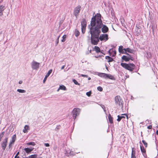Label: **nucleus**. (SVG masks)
<instances>
[{
    "label": "nucleus",
    "instance_id": "18",
    "mask_svg": "<svg viewBox=\"0 0 158 158\" xmlns=\"http://www.w3.org/2000/svg\"><path fill=\"white\" fill-rule=\"evenodd\" d=\"M16 135H14L12 137L11 139L10 142V143L13 144L16 139Z\"/></svg>",
    "mask_w": 158,
    "mask_h": 158
},
{
    "label": "nucleus",
    "instance_id": "32",
    "mask_svg": "<svg viewBox=\"0 0 158 158\" xmlns=\"http://www.w3.org/2000/svg\"><path fill=\"white\" fill-rule=\"evenodd\" d=\"M27 144L29 145H32V146H35V143L34 142H31L28 143Z\"/></svg>",
    "mask_w": 158,
    "mask_h": 158
},
{
    "label": "nucleus",
    "instance_id": "17",
    "mask_svg": "<svg viewBox=\"0 0 158 158\" xmlns=\"http://www.w3.org/2000/svg\"><path fill=\"white\" fill-rule=\"evenodd\" d=\"M125 50V48H124L123 46H120L119 47L118 52L119 53L123 54Z\"/></svg>",
    "mask_w": 158,
    "mask_h": 158
},
{
    "label": "nucleus",
    "instance_id": "24",
    "mask_svg": "<svg viewBox=\"0 0 158 158\" xmlns=\"http://www.w3.org/2000/svg\"><path fill=\"white\" fill-rule=\"evenodd\" d=\"M108 119L110 123H113V118L111 117L110 114H109L108 115Z\"/></svg>",
    "mask_w": 158,
    "mask_h": 158
},
{
    "label": "nucleus",
    "instance_id": "3",
    "mask_svg": "<svg viewBox=\"0 0 158 158\" xmlns=\"http://www.w3.org/2000/svg\"><path fill=\"white\" fill-rule=\"evenodd\" d=\"M120 65L124 68L131 72L132 71L135 67V65L133 63L127 64L126 63H121Z\"/></svg>",
    "mask_w": 158,
    "mask_h": 158
},
{
    "label": "nucleus",
    "instance_id": "8",
    "mask_svg": "<svg viewBox=\"0 0 158 158\" xmlns=\"http://www.w3.org/2000/svg\"><path fill=\"white\" fill-rule=\"evenodd\" d=\"M81 8V6L80 5H78L74 9L73 14L76 17H77L78 15L79 14L80 12Z\"/></svg>",
    "mask_w": 158,
    "mask_h": 158
},
{
    "label": "nucleus",
    "instance_id": "50",
    "mask_svg": "<svg viewBox=\"0 0 158 158\" xmlns=\"http://www.w3.org/2000/svg\"><path fill=\"white\" fill-rule=\"evenodd\" d=\"M64 67H65L64 65H63V66L61 67V69H63L64 68Z\"/></svg>",
    "mask_w": 158,
    "mask_h": 158
},
{
    "label": "nucleus",
    "instance_id": "46",
    "mask_svg": "<svg viewBox=\"0 0 158 158\" xmlns=\"http://www.w3.org/2000/svg\"><path fill=\"white\" fill-rule=\"evenodd\" d=\"M148 129H151L152 128V126L151 125H150L148 127Z\"/></svg>",
    "mask_w": 158,
    "mask_h": 158
},
{
    "label": "nucleus",
    "instance_id": "13",
    "mask_svg": "<svg viewBox=\"0 0 158 158\" xmlns=\"http://www.w3.org/2000/svg\"><path fill=\"white\" fill-rule=\"evenodd\" d=\"M105 78H108L112 80H114L115 78L114 77L110 74L106 73L105 74Z\"/></svg>",
    "mask_w": 158,
    "mask_h": 158
},
{
    "label": "nucleus",
    "instance_id": "56",
    "mask_svg": "<svg viewBox=\"0 0 158 158\" xmlns=\"http://www.w3.org/2000/svg\"><path fill=\"white\" fill-rule=\"evenodd\" d=\"M90 79H91V78H90V77H89V78H88V80H90Z\"/></svg>",
    "mask_w": 158,
    "mask_h": 158
},
{
    "label": "nucleus",
    "instance_id": "38",
    "mask_svg": "<svg viewBox=\"0 0 158 158\" xmlns=\"http://www.w3.org/2000/svg\"><path fill=\"white\" fill-rule=\"evenodd\" d=\"M101 107L103 109L104 111L106 112V108H105V107L104 106V105H101Z\"/></svg>",
    "mask_w": 158,
    "mask_h": 158
},
{
    "label": "nucleus",
    "instance_id": "12",
    "mask_svg": "<svg viewBox=\"0 0 158 158\" xmlns=\"http://www.w3.org/2000/svg\"><path fill=\"white\" fill-rule=\"evenodd\" d=\"M108 52L110 55L112 57L115 56L116 55V51L115 50H113L112 48L110 49L109 50Z\"/></svg>",
    "mask_w": 158,
    "mask_h": 158
},
{
    "label": "nucleus",
    "instance_id": "20",
    "mask_svg": "<svg viewBox=\"0 0 158 158\" xmlns=\"http://www.w3.org/2000/svg\"><path fill=\"white\" fill-rule=\"evenodd\" d=\"M52 70L50 69V70L48 72V73L46 74L45 77L44 79L43 82H44L46 80L47 78L49 76L50 74L52 73Z\"/></svg>",
    "mask_w": 158,
    "mask_h": 158
},
{
    "label": "nucleus",
    "instance_id": "52",
    "mask_svg": "<svg viewBox=\"0 0 158 158\" xmlns=\"http://www.w3.org/2000/svg\"><path fill=\"white\" fill-rule=\"evenodd\" d=\"M19 154V152H18L16 154V156H18V155Z\"/></svg>",
    "mask_w": 158,
    "mask_h": 158
},
{
    "label": "nucleus",
    "instance_id": "58",
    "mask_svg": "<svg viewBox=\"0 0 158 158\" xmlns=\"http://www.w3.org/2000/svg\"><path fill=\"white\" fill-rule=\"evenodd\" d=\"M123 115H125V116H126L127 117V115H126V114H123Z\"/></svg>",
    "mask_w": 158,
    "mask_h": 158
},
{
    "label": "nucleus",
    "instance_id": "54",
    "mask_svg": "<svg viewBox=\"0 0 158 158\" xmlns=\"http://www.w3.org/2000/svg\"><path fill=\"white\" fill-rule=\"evenodd\" d=\"M16 157H17V158H19V156H16V155L15 156V158H16Z\"/></svg>",
    "mask_w": 158,
    "mask_h": 158
},
{
    "label": "nucleus",
    "instance_id": "26",
    "mask_svg": "<svg viewBox=\"0 0 158 158\" xmlns=\"http://www.w3.org/2000/svg\"><path fill=\"white\" fill-rule=\"evenodd\" d=\"M125 51L131 53H133L134 52L133 50L132 49H131L129 48H125Z\"/></svg>",
    "mask_w": 158,
    "mask_h": 158
},
{
    "label": "nucleus",
    "instance_id": "1",
    "mask_svg": "<svg viewBox=\"0 0 158 158\" xmlns=\"http://www.w3.org/2000/svg\"><path fill=\"white\" fill-rule=\"evenodd\" d=\"M101 16L100 14L97 13L92 18L90 22L91 27L95 31L98 30L99 35L101 30L103 33H106L109 31L108 27L103 24Z\"/></svg>",
    "mask_w": 158,
    "mask_h": 158
},
{
    "label": "nucleus",
    "instance_id": "55",
    "mask_svg": "<svg viewBox=\"0 0 158 158\" xmlns=\"http://www.w3.org/2000/svg\"><path fill=\"white\" fill-rule=\"evenodd\" d=\"M60 89H59V88L57 90V92H58L60 90Z\"/></svg>",
    "mask_w": 158,
    "mask_h": 158
},
{
    "label": "nucleus",
    "instance_id": "36",
    "mask_svg": "<svg viewBox=\"0 0 158 158\" xmlns=\"http://www.w3.org/2000/svg\"><path fill=\"white\" fill-rule=\"evenodd\" d=\"M73 82L76 85H79V84L78 83L77 81L75 79L73 80Z\"/></svg>",
    "mask_w": 158,
    "mask_h": 158
},
{
    "label": "nucleus",
    "instance_id": "35",
    "mask_svg": "<svg viewBox=\"0 0 158 158\" xmlns=\"http://www.w3.org/2000/svg\"><path fill=\"white\" fill-rule=\"evenodd\" d=\"M97 89L100 91H102L103 89L101 87L98 86L97 87Z\"/></svg>",
    "mask_w": 158,
    "mask_h": 158
},
{
    "label": "nucleus",
    "instance_id": "10",
    "mask_svg": "<svg viewBox=\"0 0 158 158\" xmlns=\"http://www.w3.org/2000/svg\"><path fill=\"white\" fill-rule=\"evenodd\" d=\"M99 39L101 41H107L108 39V35L107 34H102L99 36Z\"/></svg>",
    "mask_w": 158,
    "mask_h": 158
},
{
    "label": "nucleus",
    "instance_id": "11",
    "mask_svg": "<svg viewBox=\"0 0 158 158\" xmlns=\"http://www.w3.org/2000/svg\"><path fill=\"white\" fill-rule=\"evenodd\" d=\"M122 59L126 61H127L130 60H133V58L131 55L128 56L124 55L122 56Z\"/></svg>",
    "mask_w": 158,
    "mask_h": 158
},
{
    "label": "nucleus",
    "instance_id": "48",
    "mask_svg": "<svg viewBox=\"0 0 158 158\" xmlns=\"http://www.w3.org/2000/svg\"><path fill=\"white\" fill-rule=\"evenodd\" d=\"M147 54L148 55H150V56L151 55V53L150 52H148Z\"/></svg>",
    "mask_w": 158,
    "mask_h": 158
},
{
    "label": "nucleus",
    "instance_id": "33",
    "mask_svg": "<svg viewBox=\"0 0 158 158\" xmlns=\"http://www.w3.org/2000/svg\"><path fill=\"white\" fill-rule=\"evenodd\" d=\"M66 37V35H63L62 36V39L61 40L62 42H64L65 41V39Z\"/></svg>",
    "mask_w": 158,
    "mask_h": 158
},
{
    "label": "nucleus",
    "instance_id": "28",
    "mask_svg": "<svg viewBox=\"0 0 158 158\" xmlns=\"http://www.w3.org/2000/svg\"><path fill=\"white\" fill-rule=\"evenodd\" d=\"M118 118L117 119V120L119 122L123 118H125V117L124 116H120V115H118Z\"/></svg>",
    "mask_w": 158,
    "mask_h": 158
},
{
    "label": "nucleus",
    "instance_id": "7",
    "mask_svg": "<svg viewBox=\"0 0 158 158\" xmlns=\"http://www.w3.org/2000/svg\"><path fill=\"white\" fill-rule=\"evenodd\" d=\"M40 63L33 61L31 64V68L34 70H37L39 67Z\"/></svg>",
    "mask_w": 158,
    "mask_h": 158
},
{
    "label": "nucleus",
    "instance_id": "31",
    "mask_svg": "<svg viewBox=\"0 0 158 158\" xmlns=\"http://www.w3.org/2000/svg\"><path fill=\"white\" fill-rule=\"evenodd\" d=\"M37 155L34 154L29 156L28 157L29 158H37Z\"/></svg>",
    "mask_w": 158,
    "mask_h": 158
},
{
    "label": "nucleus",
    "instance_id": "16",
    "mask_svg": "<svg viewBox=\"0 0 158 158\" xmlns=\"http://www.w3.org/2000/svg\"><path fill=\"white\" fill-rule=\"evenodd\" d=\"M34 148L32 147H31L30 148H25L24 149V150L27 153H29L31 152V151H32L34 149Z\"/></svg>",
    "mask_w": 158,
    "mask_h": 158
},
{
    "label": "nucleus",
    "instance_id": "30",
    "mask_svg": "<svg viewBox=\"0 0 158 158\" xmlns=\"http://www.w3.org/2000/svg\"><path fill=\"white\" fill-rule=\"evenodd\" d=\"M75 35L76 37H77L79 35L80 32L77 29H76L75 31Z\"/></svg>",
    "mask_w": 158,
    "mask_h": 158
},
{
    "label": "nucleus",
    "instance_id": "41",
    "mask_svg": "<svg viewBox=\"0 0 158 158\" xmlns=\"http://www.w3.org/2000/svg\"><path fill=\"white\" fill-rule=\"evenodd\" d=\"M81 76L82 77H88L87 75L82 74H81Z\"/></svg>",
    "mask_w": 158,
    "mask_h": 158
},
{
    "label": "nucleus",
    "instance_id": "22",
    "mask_svg": "<svg viewBox=\"0 0 158 158\" xmlns=\"http://www.w3.org/2000/svg\"><path fill=\"white\" fill-rule=\"evenodd\" d=\"M29 129V127L27 125H25L24 127V128L23 130V131L24 133H27V130Z\"/></svg>",
    "mask_w": 158,
    "mask_h": 158
},
{
    "label": "nucleus",
    "instance_id": "47",
    "mask_svg": "<svg viewBox=\"0 0 158 158\" xmlns=\"http://www.w3.org/2000/svg\"><path fill=\"white\" fill-rule=\"evenodd\" d=\"M23 83V81H20L19 82V84H21L22 83Z\"/></svg>",
    "mask_w": 158,
    "mask_h": 158
},
{
    "label": "nucleus",
    "instance_id": "15",
    "mask_svg": "<svg viewBox=\"0 0 158 158\" xmlns=\"http://www.w3.org/2000/svg\"><path fill=\"white\" fill-rule=\"evenodd\" d=\"M5 9V6L3 5L0 6V16H2L3 15V11Z\"/></svg>",
    "mask_w": 158,
    "mask_h": 158
},
{
    "label": "nucleus",
    "instance_id": "21",
    "mask_svg": "<svg viewBox=\"0 0 158 158\" xmlns=\"http://www.w3.org/2000/svg\"><path fill=\"white\" fill-rule=\"evenodd\" d=\"M134 149V148H132L131 154V158H136L135 156V151Z\"/></svg>",
    "mask_w": 158,
    "mask_h": 158
},
{
    "label": "nucleus",
    "instance_id": "23",
    "mask_svg": "<svg viewBox=\"0 0 158 158\" xmlns=\"http://www.w3.org/2000/svg\"><path fill=\"white\" fill-rule=\"evenodd\" d=\"M106 59H108V62H110L113 61L114 60L113 59L109 56H107L105 57Z\"/></svg>",
    "mask_w": 158,
    "mask_h": 158
},
{
    "label": "nucleus",
    "instance_id": "53",
    "mask_svg": "<svg viewBox=\"0 0 158 158\" xmlns=\"http://www.w3.org/2000/svg\"><path fill=\"white\" fill-rule=\"evenodd\" d=\"M156 134L157 135H158V130L156 131Z\"/></svg>",
    "mask_w": 158,
    "mask_h": 158
},
{
    "label": "nucleus",
    "instance_id": "19",
    "mask_svg": "<svg viewBox=\"0 0 158 158\" xmlns=\"http://www.w3.org/2000/svg\"><path fill=\"white\" fill-rule=\"evenodd\" d=\"M94 74L98 75L101 77H102L104 78H105V73L97 72Z\"/></svg>",
    "mask_w": 158,
    "mask_h": 158
},
{
    "label": "nucleus",
    "instance_id": "6",
    "mask_svg": "<svg viewBox=\"0 0 158 158\" xmlns=\"http://www.w3.org/2000/svg\"><path fill=\"white\" fill-rule=\"evenodd\" d=\"M80 111V110L78 108H74L73 110L72 113L73 114V118L75 119L76 117L78 116Z\"/></svg>",
    "mask_w": 158,
    "mask_h": 158
},
{
    "label": "nucleus",
    "instance_id": "9",
    "mask_svg": "<svg viewBox=\"0 0 158 158\" xmlns=\"http://www.w3.org/2000/svg\"><path fill=\"white\" fill-rule=\"evenodd\" d=\"M8 139V137H6L1 143V146L3 151L5 150L7 145Z\"/></svg>",
    "mask_w": 158,
    "mask_h": 158
},
{
    "label": "nucleus",
    "instance_id": "59",
    "mask_svg": "<svg viewBox=\"0 0 158 158\" xmlns=\"http://www.w3.org/2000/svg\"><path fill=\"white\" fill-rule=\"evenodd\" d=\"M156 127L158 128V125L156 126Z\"/></svg>",
    "mask_w": 158,
    "mask_h": 158
},
{
    "label": "nucleus",
    "instance_id": "29",
    "mask_svg": "<svg viewBox=\"0 0 158 158\" xmlns=\"http://www.w3.org/2000/svg\"><path fill=\"white\" fill-rule=\"evenodd\" d=\"M17 91L19 93H24L26 92V91L25 90L22 89H18L17 90Z\"/></svg>",
    "mask_w": 158,
    "mask_h": 158
},
{
    "label": "nucleus",
    "instance_id": "34",
    "mask_svg": "<svg viewBox=\"0 0 158 158\" xmlns=\"http://www.w3.org/2000/svg\"><path fill=\"white\" fill-rule=\"evenodd\" d=\"M142 142H143V144L144 146H145V147H147L148 144L147 143H146L145 141L144 140H143L142 141Z\"/></svg>",
    "mask_w": 158,
    "mask_h": 158
},
{
    "label": "nucleus",
    "instance_id": "51",
    "mask_svg": "<svg viewBox=\"0 0 158 158\" xmlns=\"http://www.w3.org/2000/svg\"><path fill=\"white\" fill-rule=\"evenodd\" d=\"M100 56H100H95V57L96 58H98L99 57H100V56Z\"/></svg>",
    "mask_w": 158,
    "mask_h": 158
},
{
    "label": "nucleus",
    "instance_id": "39",
    "mask_svg": "<svg viewBox=\"0 0 158 158\" xmlns=\"http://www.w3.org/2000/svg\"><path fill=\"white\" fill-rule=\"evenodd\" d=\"M60 37V35L57 38V40L56 41V45H57V44H58V42H59V38Z\"/></svg>",
    "mask_w": 158,
    "mask_h": 158
},
{
    "label": "nucleus",
    "instance_id": "14",
    "mask_svg": "<svg viewBox=\"0 0 158 158\" xmlns=\"http://www.w3.org/2000/svg\"><path fill=\"white\" fill-rule=\"evenodd\" d=\"M140 148L141 151L143 154V156L144 157H146V151L145 149H144V147L143 146H142V145H140Z\"/></svg>",
    "mask_w": 158,
    "mask_h": 158
},
{
    "label": "nucleus",
    "instance_id": "4",
    "mask_svg": "<svg viewBox=\"0 0 158 158\" xmlns=\"http://www.w3.org/2000/svg\"><path fill=\"white\" fill-rule=\"evenodd\" d=\"M115 102L116 105L118 106H123V102L121 97L118 95L116 96L115 98Z\"/></svg>",
    "mask_w": 158,
    "mask_h": 158
},
{
    "label": "nucleus",
    "instance_id": "2",
    "mask_svg": "<svg viewBox=\"0 0 158 158\" xmlns=\"http://www.w3.org/2000/svg\"><path fill=\"white\" fill-rule=\"evenodd\" d=\"M90 33L91 35V40L92 44L97 45L99 41V35L98 30H93L90 28Z\"/></svg>",
    "mask_w": 158,
    "mask_h": 158
},
{
    "label": "nucleus",
    "instance_id": "25",
    "mask_svg": "<svg viewBox=\"0 0 158 158\" xmlns=\"http://www.w3.org/2000/svg\"><path fill=\"white\" fill-rule=\"evenodd\" d=\"M94 49L97 53H98L100 52V49L99 47L98 46H95L94 47Z\"/></svg>",
    "mask_w": 158,
    "mask_h": 158
},
{
    "label": "nucleus",
    "instance_id": "37",
    "mask_svg": "<svg viewBox=\"0 0 158 158\" xmlns=\"http://www.w3.org/2000/svg\"><path fill=\"white\" fill-rule=\"evenodd\" d=\"M91 94V92L90 91L87 92L86 93V95L89 97L90 96Z\"/></svg>",
    "mask_w": 158,
    "mask_h": 158
},
{
    "label": "nucleus",
    "instance_id": "44",
    "mask_svg": "<svg viewBox=\"0 0 158 158\" xmlns=\"http://www.w3.org/2000/svg\"><path fill=\"white\" fill-rule=\"evenodd\" d=\"M4 133H5V132L3 131L0 134V135H1L2 136H3L4 135Z\"/></svg>",
    "mask_w": 158,
    "mask_h": 158
},
{
    "label": "nucleus",
    "instance_id": "27",
    "mask_svg": "<svg viewBox=\"0 0 158 158\" xmlns=\"http://www.w3.org/2000/svg\"><path fill=\"white\" fill-rule=\"evenodd\" d=\"M59 89L63 90H66L67 89L66 87L63 85H60L59 87Z\"/></svg>",
    "mask_w": 158,
    "mask_h": 158
},
{
    "label": "nucleus",
    "instance_id": "45",
    "mask_svg": "<svg viewBox=\"0 0 158 158\" xmlns=\"http://www.w3.org/2000/svg\"><path fill=\"white\" fill-rule=\"evenodd\" d=\"M127 52L125 51L124 52V53H123V54H127V55H128V56H129V55H130L128 53H127Z\"/></svg>",
    "mask_w": 158,
    "mask_h": 158
},
{
    "label": "nucleus",
    "instance_id": "57",
    "mask_svg": "<svg viewBox=\"0 0 158 158\" xmlns=\"http://www.w3.org/2000/svg\"><path fill=\"white\" fill-rule=\"evenodd\" d=\"M3 0H0V3L2 2Z\"/></svg>",
    "mask_w": 158,
    "mask_h": 158
},
{
    "label": "nucleus",
    "instance_id": "5",
    "mask_svg": "<svg viewBox=\"0 0 158 158\" xmlns=\"http://www.w3.org/2000/svg\"><path fill=\"white\" fill-rule=\"evenodd\" d=\"M81 29L82 33L84 34L85 32L86 26V22L85 19H83L81 22Z\"/></svg>",
    "mask_w": 158,
    "mask_h": 158
},
{
    "label": "nucleus",
    "instance_id": "43",
    "mask_svg": "<svg viewBox=\"0 0 158 158\" xmlns=\"http://www.w3.org/2000/svg\"><path fill=\"white\" fill-rule=\"evenodd\" d=\"M12 145V144H10V143H9V144L8 146L9 149H10L11 148Z\"/></svg>",
    "mask_w": 158,
    "mask_h": 158
},
{
    "label": "nucleus",
    "instance_id": "42",
    "mask_svg": "<svg viewBox=\"0 0 158 158\" xmlns=\"http://www.w3.org/2000/svg\"><path fill=\"white\" fill-rule=\"evenodd\" d=\"M44 145L46 147H48L50 146L49 144L48 143H44Z\"/></svg>",
    "mask_w": 158,
    "mask_h": 158
},
{
    "label": "nucleus",
    "instance_id": "49",
    "mask_svg": "<svg viewBox=\"0 0 158 158\" xmlns=\"http://www.w3.org/2000/svg\"><path fill=\"white\" fill-rule=\"evenodd\" d=\"M2 137H3V136H2L1 135H0V142L1 141V140H2Z\"/></svg>",
    "mask_w": 158,
    "mask_h": 158
},
{
    "label": "nucleus",
    "instance_id": "40",
    "mask_svg": "<svg viewBox=\"0 0 158 158\" xmlns=\"http://www.w3.org/2000/svg\"><path fill=\"white\" fill-rule=\"evenodd\" d=\"M60 127V125H58V126H57V127H56V129H55V130H58L59 129Z\"/></svg>",
    "mask_w": 158,
    "mask_h": 158
}]
</instances>
